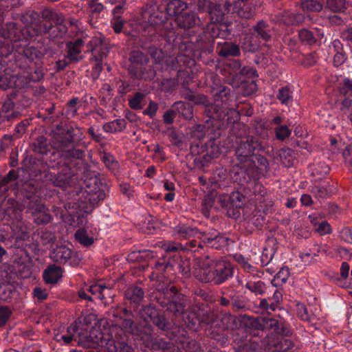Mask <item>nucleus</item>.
Listing matches in <instances>:
<instances>
[{"label": "nucleus", "instance_id": "1", "mask_svg": "<svg viewBox=\"0 0 352 352\" xmlns=\"http://www.w3.org/2000/svg\"><path fill=\"white\" fill-rule=\"evenodd\" d=\"M188 4L182 0H169L157 4L151 1L146 4L148 21L135 22L129 31L124 34L134 43L142 47L156 48L154 58L159 59L162 51L170 52L179 49L182 52L193 50L194 45L189 38L184 37L177 32L173 23V17L187 10Z\"/></svg>", "mask_w": 352, "mask_h": 352}, {"label": "nucleus", "instance_id": "2", "mask_svg": "<svg viewBox=\"0 0 352 352\" xmlns=\"http://www.w3.org/2000/svg\"><path fill=\"white\" fill-rule=\"evenodd\" d=\"M228 126L223 122L207 117L204 124L192 126L190 133L195 141L192 142L190 150L198 168L207 166L212 159L223 152L220 137L222 130Z\"/></svg>", "mask_w": 352, "mask_h": 352}, {"label": "nucleus", "instance_id": "3", "mask_svg": "<svg viewBox=\"0 0 352 352\" xmlns=\"http://www.w3.org/2000/svg\"><path fill=\"white\" fill-rule=\"evenodd\" d=\"M10 54L1 57L6 59L7 63H0V86H8L10 78L17 76L20 71L26 72L25 77L30 82H40L44 77V70L42 67L36 66L33 70L30 66L36 61H40L43 53L38 48L28 45L11 46Z\"/></svg>", "mask_w": 352, "mask_h": 352}, {"label": "nucleus", "instance_id": "4", "mask_svg": "<svg viewBox=\"0 0 352 352\" xmlns=\"http://www.w3.org/2000/svg\"><path fill=\"white\" fill-rule=\"evenodd\" d=\"M21 21L25 25L23 28L14 22L8 23L4 28L0 26V34L10 46L20 45L19 41L45 34L48 28L41 23V12L28 10L21 15Z\"/></svg>", "mask_w": 352, "mask_h": 352}, {"label": "nucleus", "instance_id": "5", "mask_svg": "<svg viewBox=\"0 0 352 352\" xmlns=\"http://www.w3.org/2000/svg\"><path fill=\"white\" fill-rule=\"evenodd\" d=\"M64 131L54 137L52 145L47 138L43 135L38 136L31 144L32 150L42 155H47L51 152L52 148H54L57 150L58 155L65 159H83L85 151L74 146V128L72 126H67Z\"/></svg>", "mask_w": 352, "mask_h": 352}, {"label": "nucleus", "instance_id": "6", "mask_svg": "<svg viewBox=\"0 0 352 352\" xmlns=\"http://www.w3.org/2000/svg\"><path fill=\"white\" fill-rule=\"evenodd\" d=\"M80 196L74 198L75 201H67L64 207L69 212L75 214V210L87 213L99 201L105 197L107 185L102 177H86L80 180Z\"/></svg>", "mask_w": 352, "mask_h": 352}, {"label": "nucleus", "instance_id": "7", "mask_svg": "<svg viewBox=\"0 0 352 352\" xmlns=\"http://www.w3.org/2000/svg\"><path fill=\"white\" fill-rule=\"evenodd\" d=\"M160 312L155 306L150 303L142 306L138 311V315L144 323L135 322L134 321L133 313L126 308H123L120 314L113 311V316L119 318L121 320L118 327H121L122 329H124L131 335H135L144 339L145 336H151L153 328L150 322L154 320Z\"/></svg>", "mask_w": 352, "mask_h": 352}, {"label": "nucleus", "instance_id": "8", "mask_svg": "<svg viewBox=\"0 0 352 352\" xmlns=\"http://www.w3.org/2000/svg\"><path fill=\"white\" fill-rule=\"evenodd\" d=\"M234 270V265L229 261L206 255L198 261L194 274L201 282L221 285L233 276Z\"/></svg>", "mask_w": 352, "mask_h": 352}, {"label": "nucleus", "instance_id": "9", "mask_svg": "<svg viewBox=\"0 0 352 352\" xmlns=\"http://www.w3.org/2000/svg\"><path fill=\"white\" fill-rule=\"evenodd\" d=\"M214 103H210L206 107L205 114L216 120H220L228 125L233 124L239 120L238 111L232 106L234 99V92L225 85H220L213 89Z\"/></svg>", "mask_w": 352, "mask_h": 352}, {"label": "nucleus", "instance_id": "10", "mask_svg": "<svg viewBox=\"0 0 352 352\" xmlns=\"http://www.w3.org/2000/svg\"><path fill=\"white\" fill-rule=\"evenodd\" d=\"M182 35L184 37L189 38V41L192 42L194 45V48L191 52H182L179 49L177 50L181 54H183L184 56H190L196 47L206 50L209 53L212 52L216 38H219L223 40H230L232 37L235 36L236 31L232 27V25L229 23L218 24L215 23H209L196 38L195 42L197 43V45L190 40L189 33Z\"/></svg>", "mask_w": 352, "mask_h": 352}, {"label": "nucleus", "instance_id": "11", "mask_svg": "<svg viewBox=\"0 0 352 352\" xmlns=\"http://www.w3.org/2000/svg\"><path fill=\"white\" fill-rule=\"evenodd\" d=\"M38 188L34 186L32 180L25 182L21 188L23 194V204L28 212L34 217V221L37 225L49 223L52 219L49 210L41 202L39 195L36 194Z\"/></svg>", "mask_w": 352, "mask_h": 352}, {"label": "nucleus", "instance_id": "12", "mask_svg": "<svg viewBox=\"0 0 352 352\" xmlns=\"http://www.w3.org/2000/svg\"><path fill=\"white\" fill-rule=\"evenodd\" d=\"M265 150V146L257 137L248 135L237 139L235 155L239 162L234 166H243L245 164L254 166L252 161L254 155Z\"/></svg>", "mask_w": 352, "mask_h": 352}, {"label": "nucleus", "instance_id": "13", "mask_svg": "<svg viewBox=\"0 0 352 352\" xmlns=\"http://www.w3.org/2000/svg\"><path fill=\"white\" fill-rule=\"evenodd\" d=\"M41 23L48 28L45 34L49 36L63 37L67 32V27L63 25L65 17L52 8H45L41 11Z\"/></svg>", "mask_w": 352, "mask_h": 352}, {"label": "nucleus", "instance_id": "14", "mask_svg": "<svg viewBox=\"0 0 352 352\" xmlns=\"http://www.w3.org/2000/svg\"><path fill=\"white\" fill-rule=\"evenodd\" d=\"M129 72L140 79L151 80L155 76V71L148 65L149 58L146 54L139 50L133 51L130 55Z\"/></svg>", "mask_w": 352, "mask_h": 352}, {"label": "nucleus", "instance_id": "15", "mask_svg": "<svg viewBox=\"0 0 352 352\" xmlns=\"http://www.w3.org/2000/svg\"><path fill=\"white\" fill-rule=\"evenodd\" d=\"M254 166L245 164L243 166H232L230 176H265L268 167L267 159L256 153L252 158Z\"/></svg>", "mask_w": 352, "mask_h": 352}, {"label": "nucleus", "instance_id": "16", "mask_svg": "<svg viewBox=\"0 0 352 352\" xmlns=\"http://www.w3.org/2000/svg\"><path fill=\"white\" fill-rule=\"evenodd\" d=\"M89 331L75 322L67 328L65 334L57 336L56 340H63L66 344H73V342H76L78 345L89 348Z\"/></svg>", "mask_w": 352, "mask_h": 352}, {"label": "nucleus", "instance_id": "17", "mask_svg": "<svg viewBox=\"0 0 352 352\" xmlns=\"http://www.w3.org/2000/svg\"><path fill=\"white\" fill-rule=\"evenodd\" d=\"M50 258L55 263L62 265L69 263L74 266L78 265L81 261L78 253L65 245L56 246L51 252Z\"/></svg>", "mask_w": 352, "mask_h": 352}, {"label": "nucleus", "instance_id": "18", "mask_svg": "<svg viewBox=\"0 0 352 352\" xmlns=\"http://www.w3.org/2000/svg\"><path fill=\"white\" fill-rule=\"evenodd\" d=\"M80 177H51V183L56 186L62 188L67 192L69 201H75L74 198L80 196Z\"/></svg>", "mask_w": 352, "mask_h": 352}, {"label": "nucleus", "instance_id": "19", "mask_svg": "<svg viewBox=\"0 0 352 352\" xmlns=\"http://www.w3.org/2000/svg\"><path fill=\"white\" fill-rule=\"evenodd\" d=\"M174 21L178 28L184 30L191 29L201 23L200 18L197 13L186 10L179 14Z\"/></svg>", "mask_w": 352, "mask_h": 352}, {"label": "nucleus", "instance_id": "20", "mask_svg": "<svg viewBox=\"0 0 352 352\" xmlns=\"http://www.w3.org/2000/svg\"><path fill=\"white\" fill-rule=\"evenodd\" d=\"M216 53L221 58L239 57L241 54L239 45L228 40L217 43Z\"/></svg>", "mask_w": 352, "mask_h": 352}, {"label": "nucleus", "instance_id": "21", "mask_svg": "<svg viewBox=\"0 0 352 352\" xmlns=\"http://www.w3.org/2000/svg\"><path fill=\"white\" fill-rule=\"evenodd\" d=\"M262 345L265 349L273 346L280 352H285L293 348L294 342L291 339L285 337H278L275 340L273 336H267L262 340Z\"/></svg>", "mask_w": 352, "mask_h": 352}, {"label": "nucleus", "instance_id": "22", "mask_svg": "<svg viewBox=\"0 0 352 352\" xmlns=\"http://www.w3.org/2000/svg\"><path fill=\"white\" fill-rule=\"evenodd\" d=\"M187 305L188 300L183 295H173L166 311L172 314L174 318H178L184 314Z\"/></svg>", "mask_w": 352, "mask_h": 352}, {"label": "nucleus", "instance_id": "23", "mask_svg": "<svg viewBox=\"0 0 352 352\" xmlns=\"http://www.w3.org/2000/svg\"><path fill=\"white\" fill-rule=\"evenodd\" d=\"M20 112L15 108V102L13 98L8 97L3 102L0 112V122L5 120L12 121L20 116Z\"/></svg>", "mask_w": 352, "mask_h": 352}, {"label": "nucleus", "instance_id": "24", "mask_svg": "<svg viewBox=\"0 0 352 352\" xmlns=\"http://www.w3.org/2000/svg\"><path fill=\"white\" fill-rule=\"evenodd\" d=\"M83 41L81 38H78L74 42H68L67 43L66 58H67L70 62L76 63L80 60L82 59L80 53Z\"/></svg>", "mask_w": 352, "mask_h": 352}, {"label": "nucleus", "instance_id": "25", "mask_svg": "<svg viewBox=\"0 0 352 352\" xmlns=\"http://www.w3.org/2000/svg\"><path fill=\"white\" fill-rule=\"evenodd\" d=\"M228 239L219 235V233H204V247H209L219 250L227 245Z\"/></svg>", "mask_w": 352, "mask_h": 352}, {"label": "nucleus", "instance_id": "26", "mask_svg": "<svg viewBox=\"0 0 352 352\" xmlns=\"http://www.w3.org/2000/svg\"><path fill=\"white\" fill-rule=\"evenodd\" d=\"M298 38L304 44L313 45L321 39V32L318 29L312 30L302 28L298 31Z\"/></svg>", "mask_w": 352, "mask_h": 352}, {"label": "nucleus", "instance_id": "27", "mask_svg": "<svg viewBox=\"0 0 352 352\" xmlns=\"http://www.w3.org/2000/svg\"><path fill=\"white\" fill-rule=\"evenodd\" d=\"M334 52L333 65L339 67L342 65L347 59V54L344 50L342 43L338 39H335L331 43V47Z\"/></svg>", "mask_w": 352, "mask_h": 352}, {"label": "nucleus", "instance_id": "28", "mask_svg": "<svg viewBox=\"0 0 352 352\" xmlns=\"http://www.w3.org/2000/svg\"><path fill=\"white\" fill-rule=\"evenodd\" d=\"M256 274L248 275L246 278L245 287L254 293L255 295H263L266 289L265 284L258 280Z\"/></svg>", "mask_w": 352, "mask_h": 352}, {"label": "nucleus", "instance_id": "29", "mask_svg": "<svg viewBox=\"0 0 352 352\" xmlns=\"http://www.w3.org/2000/svg\"><path fill=\"white\" fill-rule=\"evenodd\" d=\"M254 33L257 38H261L264 41H268L271 39V30L268 23L265 21H258L253 26Z\"/></svg>", "mask_w": 352, "mask_h": 352}, {"label": "nucleus", "instance_id": "30", "mask_svg": "<svg viewBox=\"0 0 352 352\" xmlns=\"http://www.w3.org/2000/svg\"><path fill=\"white\" fill-rule=\"evenodd\" d=\"M297 316L302 320L306 321L312 325H316L320 320L319 312L310 314L307 307L303 304H298Z\"/></svg>", "mask_w": 352, "mask_h": 352}, {"label": "nucleus", "instance_id": "31", "mask_svg": "<svg viewBox=\"0 0 352 352\" xmlns=\"http://www.w3.org/2000/svg\"><path fill=\"white\" fill-rule=\"evenodd\" d=\"M149 342L153 350H164L166 352H179V348L175 346L173 342H166L162 338H154L148 336Z\"/></svg>", "mask_w": 352, "mask_h": 352}, {"label": "nucleus", "instance_id": "32", "mask_svg": "<svg viewBox=\"0 0 352 352\" xmlns=\"http://www.w3.org/2000/svg\"><path fill=\"white\" fill-rule=\"evenodd\" d=\"M210 17L211 22L218 24L229 23L232 25V27L235 30L236 24L232 21L224 20V14L222 11L221 6L219 4L214 3L208 12Z\"/></svg>", "mask_w": 352, "mask_h": 352}, {"label": "nucleus", "instance_id": "33", "mask_svg": "<svg viewBox=\"0 0 352 352\" xmlns=\"http://www.w3.org/2000/svg\"><path fill=\"white\" fill-rule=\"evenodd\" d=\"M63 269L55 264L50 265L43 272V278L47 283H56L62 277Z\"/></svg>", "mask_w": 352, "mask_h": 352}, {"label": "nucleus", "instance_id": "34", "mask_svg": "<svg viewBox=\"0 0 352 352\" xmlns=\"http://www.w3.org/2000/svg\"><path fill=\"white\" fill-rule=\"evenodd\" d=\"M239 186V190L248 195L250 198H252V192L254 187L261 188V184L256 177H240Z\"/></svg>", "mask_w": 352, "mask_h": 352}, {"label": "nucleus", "instance_id": "35", "mask_svg": "<svg viewBox=\"0 0 352 352\" xmlns=\"http://www.w3.org/2000/svg\"><path fill=\"white\" fill-rule=\"evenodd\" d=\"M233 87L241 88L243 94L250 96L254 94L257 91V85L253 80H250L245 78L239 79L237 82H230Z\"/></svg>", "mask_w": 352, "mask_h": 352}, {"label": "nucleus", "instance_id": "36", "mask_svg": "<svg viewBox=\"0 0 352 352\" xmlns=\"http://www.w3.org/2000/svg\"><path fill=\"white\" fill-rule=\"evenodd\" d=\"M178 116L186 120H190L193 118V107L188 102L178 101L173 104Z\"/></svg>", "mask_w": 352, "mask_h": 352}, {"label": "nucleus", "instance_id": "37", "mask_svg": "<svg viewBox=\"0 0 352 352\" xmlns=\"http://www.w3.org/2000/svg\"><path fill=\"white\" fill-rule=\"evenodd\" d=\"M199 181L204 191H208L209 194L214 192L221 186V181L217 177H199Z\"/></svg>", "mask_w": 352, "mask_h": 352}, {"label": "nucleus", "instance_id": "38", "mask_svg": "<svg viewBox=\"0 0 352 352\" xmlns=\"http://www.w3.org/2000/svg\"><path fill=\"white\" fill-rule=\"evenodd\" d=\"M183 320L188 328H197L199 324V318L196 309L194 307H188L184 312Z\"/></svg>", "mask_w": 352, "mask_h": 352}, {"label": "nucleus", "instance_id": "39", "mask_svg": "<svg viewBox=\"0 0 352 352\" xmlns=\"http://www.w3.org/2000/svg\"><path fill=\"white\" fill-rule=\"evenodd\" d=\"M174 235L178 239H190L197 235H201L197 229L188 226H179L175 229Z\"/></svg>", "mask_w": 352, "mask_h": 352}, {"label": "nucleus", "instance_id": "40", "mask_svg": "<svg viewBox=\"0 0 352 352\" xmlns=\"http://www.w3.org/2000/svg\"><path fill=\"white\" fill-rule=\"evenodd\" d=\"M108 335H104L102 332L96 329H91L89 331V348H95L104 344Z\"/></svg>", "mask_w": 352, "mask_h": 352}, {"label": "nucleus", "instance_id": "41", "mask_svg": "<svg viewBox=\"0 0 352 352\" xmlns=\"http://www.w3.org/2000/svg\"><path fill=\"white\" fill-rule=\"evenodd\" d=\"M173 296V295H172L171 292L168 290V288L157 289L154 292L153 294L154 300H156L162 308L166 307Z\"/></svg>", "mask_w": 352, "mask_h": 352}, {"label": "nucleus", "instance_id": "42", "mask_svg": "<svg viewBox=\"0 0 352 352\" xmlns=\"http://www.w3.org/2000/svg\"><path fill=\"white\" fill-rule=\"evenodd\" d=\"M119 329L118 332L116 333V339L118 344H119L118 352H134V349L126 343L128 338L126 333H129L124 329H122L121 327H119Z\"/></svg>", "mask_w": 352, "mask_h": 352}, {"label": "nucleus", "instance_id": "43", "mask_svg": "<svg viewBox=\"0 0 352 352\" xmlns=\"http://www.w3.org/2000/svg\"><path fill=\"white\" fill-rule=\"evenodd\" d=\"M144 296V292L138 286H131L125 291L126 299L131 302L139 303Z\"/></svg>", "mask_w": 352, "mask_h": 352}, {"label": "nucleus", "instance_id": "44", "mask_svg": "<svg viewBox=\"0 0 352 352\" xmlns=\"http://www.w3.org/2000/svg\"><path fill=\"white\" fill-rule=\"evenodd\" d=\"M257 71L250 66H245L241 67L240 71L236 74H233L230 81L231 82H237L239 79H247L250 80V78H254L258 77Z\"/></svg>", "mask_w": 352, "mask_h": 352}, {"label": "nucleus", "instance_id": "45", "mask_svg": "<svg viewBox=\"0 0 352 352\" xmlns=\"http://www.w3.org/2000/svg\"><path fill=\"white\" fill-rule=\"evenodd\" d=\"M183 95L185 99L188 100L195 104L204 105L205 107L204 110L206 109V107L210 104L207 97L204 94H197L190 90H187L183 94Z\"/></svg>", "mask_w": 352, "mask_h": 352}, {"label": "nucleus", "instance_id": "46", "mask_svg": "<svg viewBox=\"0 0 352 352\" xmlns=\"http://www.w3.org/2000/svg\"><path fill=\"white\" fill-rule=\"evenodd\" d=\"M276 98L282 104L289 106L293 102V92L288 86L282 87L276 93Z\"/></svg>", "mask_w": 352, "mask_h": 352}, {"label": "nucleus", "instance_id": "47", "mask_svg": "<svg viewBox=\"0 0 352 352\" xmlns=\"http://www.w3.org/2000/svg\"><path fill=\"white\" fill-rule=\"evenodd\" d=\"M231 204L234 206L236 208H241L244 206L250 199H253V198H250L248 195L245 194L241 190H237L235 192H232L229 197Z\"/></svg>", "mask_w": 352, "mask_h": 352}, {"label": "nucleus", "instance_id": "48", "mask_svg": "<svg viewBox=\"0 0 352 352\" xmlns=\"http://www.w3.org/2000/svg\"><path fill=\"white\" fill-rule=\"evenodd\" d=\"M346 0H327L325 8L336 13H341L346 10Z\"/></svg>", "mask_w": 352, "mask_h": 352}, {"label": "nucleus", "instance_id": "49", "mask_svg": "<svg viewBox=\"0 0 352 352\" xmlns=\"http://www.w3.org/2000/svg\"><path fill=\"white\" fill-rule=\"evenodd\" d=\"M303 10L309 12H320L323 8V0H300Z\"/></svg>", "mask_w": 352, "mask_h": 352}, {"label": "nucleus", "instance_id": "50", "mask_svg": "<svg viewBox=\"0 0 352 352\" xmlns=\"http://www.w3.org/2000/svg\"><path fill=\"white\" fill-rule=\"evenodd\" d=\"M145 95L141 92H135L129 100V106L133 110H141L145 104Z\"/></svg>", "mask_w": 352, "mask_h": 352}, {"label": "nucleus", "instance_id": "51", "mask_svg": "<svg viewBox=\"0 0 352 352\" xmlns=\"http://www.w3.org/2000/svg\"><path fill=\"white\" fill-rule=\"evenodd\" d=\"M215 201L214 194H208L204 196L202 201L201 211V213L207 218L210 217V209L212 208Z\"/></svg>", "mask_w": 352, "mask_h": 352}, {"label": "nucleus", "instance_id": "52", "mask_svg": "<svg viewBox=\"0 0 352 352\" xmlns=\"http://www.w3.org/2000/svg\"><path fill=\"white\" fill-rule=\"evenodd\" d=\"M231 308L233 311H244L248 309L247 302L242 296H231Z\"/></svg>", "mask_w": 352, "mask_h": 352}, {"label": "nucleus", "instance_id": "53", "mask_svg": "<svg viewBox=\"0 0 352 352\" xmlns=\"http://www.w3.org/2000/svg\"><path fill=\"white\" fill-rule=\"evenodd\" d=\"M89 292L93 295L97 296L98 299L102 300L105 298L106 296L109 295L110 289L101 284L94 285L89 287Z\"/></svg>", "mask_w": 352, "mask_h": 352}, {"label": "nucleus", "instance_id": "54", "mask_svg": "<svg viewBox=\"0 0 352 352\" xmlns=\"http://www.w3.org/2000/svg\"><path fill=\"white\" fill-rule=\"evenodd\" d=\"M152 323L161 331H166L170 329V322L168 320L165 315L160 312Z\"/></svg>", "mask_w": 352, "mask_h": 352}, {"label": "nucleus", "instance_id": "55", "mask_svg": "<svg viewBox=\"0 0 352 352\" xmlns=\"http://www.w3.org/2000/svg\"><path fill=\"white\" fill-rule=\"evenodd\" d=\"M289 276L288 268H282L272 280L273 286L278 287L285 283Z\"/></svg>", "mask_w": 352, "mask_h": 352}, {"label": "nucleus", "instance_id": "56", "mask_svg": "<svg viewBox=\"0 0 352 352\" xmlns=\"http://www.w3.org/2000/svg\"><path fill=\"white\" fill-rule=\"evenodd\" d=\"M117 340L112 338L110 336H107V338L104 344L100 346V349L97 352H118L119 345L116 344Z\"/></svg>", "mask_w": 352, "mask_h": 352}, {"label": "nucleus", "instance_id": "57", "mask_svg": "<svg viewBox=\"0 0 352 352\" xmlns=\"http://www.w3.org/2000/svg\"><path fill=\"white\" fill-rule=\"evenodd\" d=\"M76 240L84 246L91 245L94 243L93 237L89 236L85 229H79L75 233Z\"/></svg>", "mask_w": 352, "mask_h": 352}, {"label": "nucleus", "instance_id": "58", "mask_svg": "<svg viewBox=\"0 0 352 352\" xmlns=\"http://www.w3.org/2000/svg\"><path fill=\"white\" fill-rule=\"evenodd\" d=\"M274 133L275 137L278 140L284 141L291 135L292 129L285 124L280 125L274 128Z\"/></svg>", "mask_w": 352, "mask_h": 352}, {"label": "nucleus", "instance_id": "59", "mask_svg": "<svg viewBox=\"0 0 352 352\" xmlns=\"http://www.w3.org/2000/svg\"><path fill=\"white\" fill-rule=\"evenodd\" d=\"M204 233H201V235H197V239L190 240L188 243H186L185 248L190 250V251L196 252L197 250V248H203L204 247Z\"/></svg>", "mask_w": 352, "mask_h": 352}, {"label": "nucleus", "instance_id": "60", "mask_svg": "<svg viewBox=\"0 0 352 352\" xmlns=\"http://www.w3.org/2000/svg\"><path fill=\"white\" fill-rule=\"evenodd\" d=\"M258 349V343L255 341L250 340L239 345L235 351L236 352H257Z\"/></svg>", "mask_w": 352, "mask_h": 352}, {"label": "nucleus", "instance_id": "61", "mask_svg": "<svg viewBox=\"0 0 352 352\" xmlns=\"http://www.w3.org/2000/svg\"><path fill=\"white\" fill-rule=\"evenodd\" d=\"M340 94L345 96H352V80L344 78L338 88Z\"/></svg>", "mask_w": 352, "mask_h": 352}, {"label": "nucleus", "instance_id": "62", "mask_svg": "<svg viewBox=\"0 0 352 352\" xmlns=\"http://www.w3.org/2000/svg\"><path fill=\"white\" fill-rule=\"evenodd\" d=\"M318 56L316 52H311L304 56L302 60V65L305 67H310L314 66L318 60Z\"/></svg>", "mask_w": 352, "mask_h": 352}, {"label": "nucleus", "instance_id": "63", "mask_svg": "<svg viewBox=\"0 0 352 352\" xmlns=\"http://www.w3.org/2000/svg\"><path fill=\"white\" fill-rule=\"evenodd\" d=\"M78 102V98H73L67 102V109L66 111V116L67 117H74L78 112V108L76 107Z\"/></svg>", "mask_w": 352, "mask_h": 352}, {"label": "nucleus", "instance_id": "64", "mask_svg": "<svg viewBox=\"0 0 352 352\" xmlns=\"http://www.w3.org/2000/svg\"><path fill=\"white\" fill-rule=\"evenodd\" d=\"M183 348L188 352H198L200 345L195 340H189L183 342Z\"/></svg>", "mask_w": 352, "mask_h": 352}]
</instances>
